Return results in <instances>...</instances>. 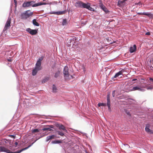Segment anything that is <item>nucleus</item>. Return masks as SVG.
<instances>
[{
  "instance_id": "nucleus-1",
  "label": "nucleus",
  "mask_w": 153,
  "mask_h": 153,
  "mask_svg": "<svg viewBox=\"0 0 153 153\" xmlns=\"http://www.w3.org/2000/svg\"><path fill=\"white\" fill-rule=\"evenodd\" d=\"M75 6L77 8H84L91 11H94V9L90 7V4L88 3H85L78 1L75 3Z\"/></svg>"
},
{
  "instance_id": "nucleus-2",
  "label": "nucleus",
  "mask_w": 153,
  "mask_h": 153,
  "mask_svg": "<svg viewBox=\"0 0 153 153\" xmlns=\"http://www.w3.org/2000/svg\"><path fill=\"white\" fill-rule=\"evenodd\" d=\"M34 143V142L32 143V144L29 146L27 147H26L25 148L23 149L17 151L16 152H11L7 148L4 147V146H1L0 147V152H4L7 153H20L23 151L25 150L28 148H29Z\"/></svg>"
},
{
  "instance_id": "nucleus-3",
  "label": "nucleus",
  "mask_w": 153,
  "mask_h": 153,
  "mask_svg": "<svg viewBox=\"0 0 153 153\" xmlns=\"http://www.w3.org/2000/svg\"><path fill=\"white\" fill-rule=\"evenodd\" d=\"M33 14V12L30 11V10H27L21 14V17L22 19H26Z\"/></svg>"
},
{
  "instance_id": "nucleus-4",
  "label": "nucleus",
  "mask_w": 153,
  "mask_h": 153,
  "mask_svg": "<svg viewBox=\"0 0 153 153\" xmlns=\"http://www.w3.org/2000/svg\"><path fill=\"white\" fill-rule=\"evenodd\" d=\"M43 57H41L37 61L36 63V65L35 68H38V70H41V61L42 60Z\"/></svg>"
},
{
  "instance_id": "nucleus-5",
  "label": "nucleus",
  "mask_w": 153,
  "mask_h": 153,
  "mask_svg": "<svg viewBox=\"0 0 153 153\" xmlns=\"http://www.w3.org/2000/svg\"><path fill=\"white\" fill-rule=\"evenodd\" d=\"M34 2L33 1H25L22 4V6L24 7H27L32 6Z\"/></svg>"
},
{
  "instance_id": "nucleus-6",
  "label": "nucleus",
  "mask_w": 153,
  "mask_h": 153,
  "mask_svg": "<svg viewBox=\"0 0 153 153\" xmlns=\"http://www.w3.org/2000/svg\"><path fill=\"white\" fill-rule=\"evenodd\" d=\"M63 73L64 74V77H65L69 76V69L67 66H66L64 67L63 71Z\"/></svg>"
},
{
  "instance_id": "nucleus-7",
  "label": "nucleus",
  "mask_w": 153,
  "mask_h": 153,
  "mask_svg": "<svg viewBox=\"0 0 153 153\" xmlns=\"http://www.w3.org/2000/svg\"><path fill=\"white\" fill-rule=\"evenodd\" d=\"M11 18H9L6 22V24L4 29V30L5 31L10 27L11 23Z\"/></svg>"
},
{
  "instance_id": "nucleus-8",
  "label": "nucleus",
  "mask_w": 153,
  "mask_h": 153,
  "mask_svg": "<svg viewBox=\"0 0 153 153\" xmlns=\"http://www.w3.org/2000/svg\"><path fill=\"white\" fill-rule=\"evenodd\" d=\"M26 31L28 32L32 35H36L37 33V31L36 30H32L30 28H27L26 29Z\"/></svg>"
},
{
  "instance_id": "nucleus-9",
  "label": "nucleus",
  "mask_w": 153,
  "mask_h": 153,
  "mask_svg": "<svg viewBox=\"0 0 153 153\" xmlns=\"http://www.w3.org/2000/svg\"><path fill=\"white\" fill-rule=\"evenodd\" d=\"M53 126L52 125L47 126L46 127H44L42 129L43 131H51L52 130L51 128H53Z\"/></svg>"
},
{
  "instance_id": "nucleus-10",
  "label": "nucleus",
  "mask_w": 153,
  "mask_h": 153,
  "mask_svg": "<svg viewBox=\"0 0 153 153\" xmlns=\"http://www.w3.org/2000/svg\"><path fill=\"white\" fill-rule=\"evenodd\" d=\"M67 41V46L68 47L70 46L72 44H74L75 42L74 39L71 38L69 39H68Z\"/></svg>"
},
{
  "instance_id": "nucleus-11",
  "label": "nucleus",
  "mask_w": 153,
  "mask_h": 153,
  "mask_svg": "<svg viewBox=\"0 0 153 153\" xmlns=\"http://www.w3.org/2000/svg\"><path fill=\"white\" fill-rule=\"evenodd\" d=\"M150 127V125L149 124L146 125L145 128V130L146 132H147L149 134H152L153 132L152 131L150 130L149 128Z\"/></svg>"
},
{
  "instance_id": "nucleus-12",
  "label": "nucleus",
  "mask_w": 153,
  "mask_h": 153,
  "mask_svg": "<svg viewBox=\"0 0 153 153\" xmlns=\"http://www.w3.org/2000/svg\"><path fill=\"white\" fill-rule=\"evenodd\" d=\"M136 49V46L135 45H134L132 47H131L129 49V51L131 53H132L135 52Z\"/></svg>"
},
{
  "instance_id": "nucleus-13",
  "label": "nucleus",
  "mask_w": 153,
  "mask_h": 153,
  "mask_svg": "<svg viewBox=\"0 0 153 153\" xmlns=\"http://www.w3.org/2000/svg\"><path fill=\"white\" fill-rule=\"evenodd\" d=\"M100 7L106 13H108L109 11L105 7L103 4H101Z\"/></svg>"
},
{
  "instance_id": "nucleus-14",
  "label": "nucleus",
  "mask_w": 153,
  "mask_h": 153,
  "mask_svg": "<svg viewBox=\"0 0 153 153\" xmlns=\"http://www.w3.org/2000/svg\"><path fill=\"white\" fill-rule=\"evenodd\" d=\"M123 72L122 71H119V72L117 73L112 78V79H113L114 78H116L118 76H119L122 74Z\"/></svg>"
},
{
  "instance_id": "nucleus-15",
  "label": "nucleus",
  "mask_w": 153,
  "mask_h": 153,
  "mask_svg": "<svg viewBox=\"0 0 153 153\" xmlns=\"http://www.w3.org/2000/svg\"><path fill=\"white\" fill-rule=\"evenodd\" d=\"M55 137V136L54 135H53L51 136H48L46 137V141L47 142H48L51 140L54 139Z\"/></svg>"
},
{
  "instance_id": "nucleus-16",
  "label": "nucleus",
  "mask_w": 153,
  "mask_h": 153,
  "mask_svg": "<svg viewBox=\"0 0 153 153\" xmlns=\"http://www.w3.org/2000/svg\"><path fill=\"white\" fill-rule=\"evenodd\" d=\"M40 70H38V68H36L35 67V68L33 70L32 75L33 76H35L36 75L38 71Z\"/></svg>"
},
{
  "instance_id": "nucleus-17",
  "label": "nucleus",
  "mask_w": 153,
  "mask_h": 153,
  "mask_svg": "<svg viewBox=\"0 0 153 153\" xmlns=\"http://www.w3.org/2000/svg\"><path fill=\"white\" fill-rule=\"evenodd\" d=\"M144 15H145L148 16L150 18L153 19V14L151 13H143Z\"/></svg>"
},
{
  "instance_id": "nucleus-18",
  "label": "nucleus",
  "mask_w": 153,
  "mask_h": 153,
  "mask_svg": "<svg viewBox=\"0 0 153 153\" xmlns=\"http://www.w3.org/2000/svg\"><path fill=\"white\" fill-rule=\"evenodd\" d=\"M65 13V11H60L58 12H55L53 13V14L56 15H62L63 14Z\"/></svg>"
},
{
  "instance_id": "nucleus-19",
  "label": "nucleus",
  "mask_w": 153,
  "mask_h": 153,
  "mask_svg": "<svg viewBox=\"0 0 153 153\" xmlns=\"http://www.w3.org/2000/svg\"><path fill=\"white\" fill-rule=\"evenodd\" d=\"M142 89L137 86L134 87L132 89V91L138 90L141 91Z\"/></svg>"
},
{
  "instance_id": "nucleus-20",
  "label": "nucleus",
  "mask_w": 153,
  "mask_h": 153,
  "mask_svg": "<svg viewBox=\"0 0 153 153\" xmlns=\"http://www.w3.org/2000/svg\"><path fill=\"white\" fill-rule=\"evenodd\" d=\"M33 23L34 25L36 26H38L39 25V23L36 21V19H34L33 20Z\"/></svg>"
},
{
  "instance_id": "nucleus-21",
  "label": "nucleus",
  "mask_w": 153,
  "mask_h": 153,
  "mask_svg": "<svg viewBox=\"0 0 153 153\" xmlns=\"http://www.w3.org/2000/svg\"><path fill=\"white\" fill-rule=\"evenodd\" d=\"M126 1H125V0H123V1H119L118 2V4L119 6H122V5H123V4L125 3V2Z\"/></svg>"
},
{
  "instance_id": "nucleus-22",
  "label": "nucleus",
  "mask_w": 153,
  "mask_h": 153,
  "mask_svg": "<svg viewBox=\"0 0 153 153\" xmlns=\"http://www.w3.org/2000/svg\"><path fill=\"white\" fill-rule=\"evenodd\" d=\"M59 128L60 129H62L66 131L67 130L65 129V126L63 125H61L59 126Z\"/></svg>"
},
{
  "instance_id": "nucleus-23",
  "label": "nucleus",
  "mask_w": 153,
  "mask_h": 153,
  "mask_svg": "<svg viewBox=\"0 0 153 153\" xmlns=\"http://www.w3.org/2000/svg\"><path fill=\"white\" fill-rule=\"evenodd\" d=\"M53 91V92H56L57 88L55 85H53L52 87Z\"/></svg>"
},
{
  "instance_id": "nucleus-24",
  "label": "nucleus",
  "mask_w": 153,
  "mask_h": 153,
  "mask_svg": "<svg viewBox=\"0 0 153 153\" xmlns=\"http://www.w3.org/2000/svg\"><path fill=\"white\" fill-rule=\"evenodd\" d=\"M49 79V78L48 77L46 78L45 79H43L42 81V83H45Z\"/></svg>"
},
{
  "instance_id": "nucleus-25",
  "label": "nucleus",
  "mask_w": 153,
  "mask_h": 153,
  "mask_svg": "<svg viewBox=\"0 0 153 153\" xmlns=\"http://www.w3.org/2000/svg\"><path fill=\"white\" fill-rule=\"evenodd\" d=\"M62 141L60 140H55L52 141V143H61Z\"/></svg>"
},
{
  "instance_id": "nucleus-26",
  "label": "nucleus",
  "mask_w": 153,
  "mask_h": 153,
  "mask_svg": "<svg viewBox=\"0 0 153 153\" xmlns=\"http://www.w3.org/2000/svg\"><path fill=\"white\" fill-rule=\"evenodd\" d=\"M59 74L60 71H57L55 74L54 75V77L55 78L59 76Z\"/></svg>"
},
{
  "instance_id": "nucleus-27",
  "label": "nucleus",
  "mask_w": 153,
  "mask_h": 153,
  "mask_svg": "<svg viewBox=\"0 0 153 153\" xmlns=\"http://www.w3.org/2000/svg\"><path fill=\"white\" fill-rule=\"evenodd\" d=\"M41 4H40V2L36 3L35 4H33L32 5V6L33 7H37L41 5Z\"/></svg>"
},
{
  "instance_id": "nucleus-28",
  "label": "nucleus",
  "mask_w": 153,
  "mask_h": 153,
  "mask_svg": "<svg viewBox=\"0 0 153 153\" xmlns=\"http://www.w3.org/2000/svg\"><path fill=\"white\" fill-rule=\"evenodd\" d=\"M63 25H64L67 24V21L66 19H64L62 23Z\"/></svg>"
},
{
  "instance_id": "nucleus-29",
  "label": "nucleus",
  "mask_w": 153,
  "mask_h": 153,
  "mask_svg": "<svg viewBox=\"0 0 153 153\" xmlns=\"http://www.w3.org/2000/svg\"><path fill=\"white\" fill-rule=\"evenodd\" d=\"M107 103H109L110 102V95L109 94H108L107 95Z\"/></svg>"
},
{
  "instance_id": "nucleus-30",
  "label": "nucleus",
  "mask_w": 153,
  "mask_h": 153,
  "mask_svg": "<svg viewBox=\"0 0 153 153\" xmlns=\"http://www.w3.org/2000/svg\"><path fill=\"white\" fill-rule=\"evenodd\" d=\"M99 106H105L106 105V104L105 103H99L98 105Z\"/></svg>"
},
{
  "instance_id": "nucleus-31",
  "label": "nucleus",
  "mask_w": 153,
  "mask_h": 153,
  "mask_svg": "<svg viewBox=\"0 0 153 153\" xmlns=\"http://www.w3.org/2000/svg\"><path fill=\"white\" fill-rule=\"evenodd\" d=\"M107 105L108 106V110L110 111H111V107H110V102H109V103H107Z\"/></svg>"
},
{
  "instance_id": "nucleus-32",
  "label": "nucleus",
  "mask_w": 153,
  "mask_h": 153,
  "mask_svg": "<svg viewBox=\"0 0 153 153\" xmlns=\"http://www.w3.org/2000/svg\"><path fill=\"white\" fill-rule=\"evenodd\" d=\"M31 131L33 133H35V132H38L39 131V129H35L32 130Z\"/></svg>"
},
{
  "instance_id": "nucleus-33",
  "label": "nucleus",
  "mask_w": 153,
  "mask_h": 153,
  "mask_svg": "<svg viewBox=\"0 0 153 153\" xmlns=\"http://www.w3.org/2000/svg\"><path fill=\"white\" fill-rule=\"evenodd\" d=\"M58 132V134L62 136H63L64 135V134L62 132L58 131H57Z\"/></svg>"
},
{
  "instance_id": "nucleus-34",
  "label": "nucleus",
  "mask_w": 153,
  "mask_h": 153,
  "mask_svg": "<svg viewBox=\"0 0 153 153\" xmlns=\"http://www.w3.org/2000/svg\"><path fill=\"white\" fill-rule=\"evenodd\" d=\"M115 91H113L112 93V96L113 97H114L115 96Z\"/></svg>"
},
{
  "instance_id": "nucleus-35",
  "label": "nucleus",
  "mask_w": 153,
  "mask_h": 153,
  "mask_svg": "<svg viewBox=\"0 0 153 153\" xmlns=\"http://www.w3.org/2000/svg\"><path fill=\"white\" fill-rule=\"evenodd\" d=\"M40 4H41V5H45L46 4V3L45 2H40Z\"/></svg>"
},
{
  "instance_id": "nucleus-36",
  "label": "nucleus",
  "mask_w": 153,
  "mask_h": 153,
  "mask_svg": "<svg viewBox=\"0 0 153 153\" xmlns=\"http://www.w3.org/2000/svg\"><path fill=\"white\" fill-rule=\"evenodd\" d=\"M7 141H8V140L6 139H4L3 140V142H5V143H7L6 142Z\"/></svg>"
},
{
  "instance_id": "nucleus-37",
  "label": "nucleus",
  "mask_w": 153,
  "mask_h": 153,
  "mask_svg": "<svg viewBox=\"0 0 153 153\" xmlns=\"http://www.w3.org/2000/svg\"><path fill=\"white\" fill-rule=\"evenodd\" d=\"M14 1L15 3V5L16 6L17 4V1L16 0H14Z\"/></svg>"
},
{
  "instance_id": "nucleus-38",
  "label": "nucleus",
  "mask_w": 153,
  "mask_h": 153,
  "mask_svg": "<svg viewBox=\"0 0 153 153\" xmlns=\"http://www.w3.org/2000/svg\"><path fill=\"white\" fill-rule=\"evenodd\" d=\"M150 33L149 32H147L146 33V35H150Z\"/></svg>"
},
{
  "instance_id": "nucleus-39",
  "label": "nucleus",
  "mask_w": 153,
  "mask_h": 153,
  "mask_svg": "<svg viewBox=\"0 0 153 153\" xmlns=\"http://www.w3.org/2000/svg\"><path fill=\"white\" fill-rule=\"evenodd\" d=\"M149 80L151 81L152 82H153V79L151 78H149Z\"/></svg>"
},
{
  "instance_id": "nucleus-40",
  "label": "nucleus",
  "mask_w": 153,
  "mask_h": 153,
  "mask_svg": "<svg viewBox=\"0 0 153 153\" xmlns=\"http://www.w3.org/2000/svg\"><path fill=\"white\" fill-rule=\"evenodd\" d=\"M143 13H137V14H139V15H143Z\"/></svg>"
},
{
  "instance_id": "nucleus-41",
  "label": "nucleus",
  "mask_w": 153,
  "mask_h": 153,
  "mask_svg": "<svg viewBox=\"0 0 153 153\" xmlns=\"http://www.w3.org/2000/svg\"><path fill=\"white\" fill-rule=\"evenodd\" d=\"M15 145L16 146H17L18 145V143L17 142H16L15 143Z\"/></svg>"
},
{
  "instance_id": "nucleus-42",
  "label": "nucleus",
  "mask_w": 153,
  "mask_h": 153,
  "mask_svg": "<svg viewBox=\"0 0 153 153\" xmlns=\"http://www.w3.org/2000/svg\"><path fill=\"white\" fill-rule=\"evenodd\" d=\"M137 80V79H133L132 80V81H135V80Z\"/></svg>"
},
{
  "instance_id": "nucleus-43",
  "label": "nucleus",
  "mask_w": 153,
  "mask_h": 153,
  "mask_svg": "<svg viewBox=\"0 0 153 153\" xmlns=\"http://www.w3.org/2000/svg\"><path fill=\"white\" fill-rule=\"evenodd\" d=\"M8 61H11V60H10L9 59H8Z\"/></svg>"
},
{
  "instance_id": "nucleus-44",
  "label": "nucleus",
  "mask_w": 153,
  "mask_h": 153,
  "mask_svg": "<svg viewBox=\"0 0 153 153\" xmlns=\"http://www.w3.org/2000/svg\"><path fill=\"white\" fill-rule=\"evenodd\" d=\"M127 114H128V115H130V114L129 113H128Z\"/></svg>"
},
{
  "instance_id": "nucleus-45",
  "label": "nucleus",
  "mask_w": 153,
  "mask_h": 153,
  "mask_svg": "<svg viewBox=\"0 0 153 153\" xmlns=\"http://www.w3.org/2000/svg\"><path fill=\"white\" fill-rule=\"evenodd\" d=\"M12 137H14V136L13 135H12Z\"/></svg>"
},
{
  "instance_id": "nucleus-46",
  "label": "nucleus",
  "mask_w": 153,
  "mask_h": 153,
  "mask_svg": "<svg viewBox=\"0 0 153 153\" xmlns=\"http://www.w3.org/2000/svg\"><path fill=\"white\" fill-rule=\"evenodd\" d=\"M139 3H140V2H139V3H138L137 4H139Z\"/></svg>"
},
{
  "instance_id": "nucleus-47",
  "label": "nucleus",
  "mask_w": 153,
  "mask_h": 153,
  "mask_svg": "<svg viewBox=\"0 0 153 153\" xmlns=\"http://www.w3.org/2000/svg\"><path fill=\"white\" fill-rule=\"evenodd\" d=\"M142 88H144V87H143V86H142L141 87Z\"/></svg>"
},
{
  "instance_id": "nucleus-48",
  "label": "nucleus",
  "mask_w": 153,
  "mask_h": 153,
  "mask_svg": "<svg viewBox=\"0 0 153 153\" xmlns=\"http://www.w3.org/2000/svg\"><path fill=\"white\" fill-rule=\"evenodd\" d=\"M43 1H45V0H43Z\"/></svg>"
},
{
  "instance_id": "nucleus-49",
  "label": "nucleus",
  "mask_w": 153,
  "mask_h": 153,
  "mask_svg": "<svg viewBox=\"0 0 153 153\" xmlns=\"http://www.w3.org/2000/svg\"><path fill=\"white\" fill-rule=\"evenodd\" d=\"M127 0H125V1H126Z\"/></svg>"
}]
</instances>
